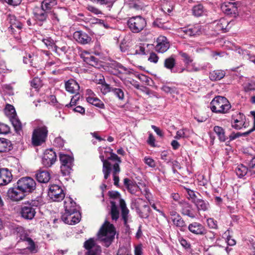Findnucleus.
I'll use <instances>...</instances> for the list:
<instances>
[{
	"label": "nucleus",
	"mask_w": 255,
	"mask_h": 255,
	"mask_svg": "<svg viewBox=\"0 0 255 255\" xmlns=\"http://www.w3.org/2000/svg\"><path fill=\"white\" fill-rule=\"evenodd\" d=\"M143 161L144 163L150 167H155L156 163L155 161L151 157L145 156Z\"/></svg>",
	"instance_id": "obj_64"
},
{
	"label": "nucleus",
	"mask_w": 255,
	"mask_h": 255,
	"mask_svg": "<svg viewBox=\"0 0 255 255\" xmlns=\"http://www.w3.org/2000/svg\"><path fill=\"white\" fill-rule=\"evenodd\" d=\"M189 231L196 235H203L205 231V227L198 222H193L188 226Z\"/></svg>",
	"instance_id": "obj_24"
},
{
	"label": "nucleus",
	"mask_w": 255,
	"mask_h": 255,
	"mask_svg": "<svg viewBox=\"0 0 255 255\" xmlns=\"http://www.w3.org/2000/svg\"><path fill=\"white\" fill-rule=\"evenodd\" d=\"M65 213L63 214L73 215L78 212L76 204L71 198H68L64 201Z\"/></svg>",
	"instance_id": "obj_21"
},
{
	"label": "nucleus",
	"mask_w": 255,
	"mask_h": 255,
	"mask_svg": "<svg viewBox=\"0 0 255 255\" xmlns=\"http://www.w3.org/2000/svg\"><path fill=\"white\" fill-rule=\"evenodd\" d=\"M48 132L47 128L45 126L34 129L31 138L32 145L37 146L44 143L47 138Z\"/></svg>",
	"instance_id": "obj_6"
},
{
	"label": "nucleus",
	"mask_w": 255,
	"mask_h": 255,
	"mask_svg": "<svg viewBox=\"0 0 255 255\" xmlns=\"http://www.w3.org/2000/svg\"><path fill=\"white\" fill-rule=\"evenodd\" d=\"M213 130L221 142H225L228 139V137L225 135V129L222 127L216 126L214 127Z\"/></svg>",
	"instance_id": "obj_36"
},
{
	"label": "nucleus",
	"mask_w": 255,
	"mask_h": 255,
	"mask_svg": "<svg viewBox=\"0 0 255 255\" xmlns=\"http://www.w3.org/2000/svg\"><path fill=\"white\" fill-rule=\"evenodd\" d=\"M237 2H226L221 5L222 10L227 15L236 17L239 14Z\"/></svg>",
	"instance_id": "obj_15"
},
{
	"label": "nucleus",
	"mask_w": 255,
	"mask_h": 255,
	"mask_svg": "<svg viewBox=\"0 0 255 255\" xmlns=\"http://www.w3.org/2000/svg\"><path fill=\"white\" fill-rule=\"evenodd\" d=\"M117 255H132V254L128 248L122 247L118 249Z\"/></svg>",
	"instance_id": "obj_62"
},
{
	"label": "nucleus",
	"mask_w": 255,
	"mask_h": 255,
	"mask_svg": "<svg viewBox=\"0 0 255 255\" xmlns=\"http://www.w3.org/2000/svg\"><path fill=\"white\" fill-rule=\"evenodd\" d=\"M231 105L228 100L222 96L215 97L210 103V109L212 112L216 114L228 113L231 109Z\"/></svg>",
	"instance_id": "obj_3"
},
{
	"label": "nucleus",
	"mask_w": 255,
	"mask_h": 255,
	"mask_svg": "<svg viewBox=\"0 0 255 255\" xmlns=\"http://www.w3.org/2000/svg\"><path fill=\"white\" fill-rule=\"evenodd\" d=\"M231 21H229L225 18H221L218 21H216L213 23L215 30L217 32L222 31V32H226L231 28L229 26Z\"/></svg>",
	"instance_id": "obj_19"
},
{
	"label": "nucleus",
	"mask_w": 255,
	"mask_h": 255,
	"mask_svg": "<svg viewBox=\"0 0 255 255\" xmlns=\"http://www.w3.org/2000/svg\"><path fill=\"white\" fill-rule=\"evenodd\" d=\"M208 255H222L224 253V249L221 246H211L207 250Z\"/></svg>",
	"instance_id": "obj_32"
},
{
	"label": "nucleus",
	"mask_w": 255,
	"mask_h": 255,
	"mask_svg": "<svg viewBox=\"0 0 255 255\" xmlns=\"http://www.w3.org/2000/svg\"><path fill=\"white\" fill-rule=\"evenodd\" d=\"M10 130V128L7 125L0 123V134H6Z\"/></svg>",
	"instance_id": "obj_59"
},
{
	"label": "nucleus",
	"mask_w": 255,
	"mask_h": 255,
	"mask_svg": "<svg viewBox=\"0 0 255 255\" xmlns=\"http://www.w3.org/2000/svg\"><path fill=\"white\" fill-rule=\"evenodd\" d=\"M49 197L55 202L62 201L65 197V193L62 188L56 184L52 185L48 192Z\"/></svg>",
	"instance_id": "obj_11"
},
{
	"label": "nucleus",
	"mask_w": 255,
	"mask_h": 255,
	"mask_svg": "<svg viewBox=\"0 0 255 255\" xmlns=\"http://www.w3.org/2000/svg\"><path fill=\"white\" fill-rule=\"evenodd\" d=\"M95 241L93 239L90 238L87 241H85L84 243V248L88 251L89 250L92 248H94V247H96Z\"/></svg>",
	"instance_id": "obj_56"
},
{
	"label": "nucleus",
	"mask_w": 255,
	"mask_h": 255,
	"mask_svg": "<svg viewBox=\"0 0 255 255\" xmlns=\"http://www.w3.org/2000/svg\"><path fill=\"white\" fill-rule=\"evenodd\" d=\"M80 99V95L79 94H75L71 99V101L69 104L66 105V107L68 108L72 107L76 105L77 101Z\"/></svg>",
	"instance_id": "obj_61"
},
{
	"label": "nucleus",
	"mask_w": 255,
	"mask_h": 255,
	"mask_svg": "<svg viewBox=\"0 0 255 255\" xmlns=\"http://www.w3.org/2000/svg\"><path fill=\"white\" fill-rule=\"evenodd\" d=\"M52 46V49L58 55L62 54H65L67 51V45L66 43H63L62 45L59 46L53 44Z\"/></svg>",
	"instance_id": "obj_46"
},
{
	"label": "nucleus",
	"mask_w": 255,
	"mask_h": 255,
	"mask_svg": "<svg viewBox=\"0 0 255 255\" xmlns=\"http://www.w3.org/2000/svg\"><path fill=\"white\" fill-rule=\"evenodd\" d=\"M82 58L84 62L93 67H98L100 65V60L88 52H86V54Z\"/></svg>",
	"instance_id": "obj_28"
},
{
	"label": "nucleus",
	"mask_w": 255,
	"mask_h": 255,
	"mask_svg": "<svg viewBox=\"0 0 255 255\" xmlns=\"http://www.w3.org/2000/svg\"><path fill=\"white\" fill-rule=\"evenodd\" d=\"M9 22L10 23L9 28L11 29H14L16 28L18 30H20L23 26L22 23L17 20L13 15L9 16Z\"/></svg>",
	"instance_id": "obj_47"
},
{
	"label": "nucleus",
	"mask_w": 255,
	"mask_h": 255,
	"mask_svg": "<svg viewBox=\"0 0 255 255\" xmlns=\"http://www.w3.org/2000/svg\"><path fill=\"white\" fill-rule=\"evenodd\" d=\"M101 252L100 246H96L89 250H88L86 253V255H100Z\"/></svg>",
	"instance_id": "obj_57"
},
{
	"label": "nucleus",
	"mask_w": 255,
	"mask_h": 255,
	"mask_svg": "<svg viewBox=\"0 0 255 255\" xmlns=\"http://www.w3.org/2000/svg\"><path fill=\"white\" fill-rule=\"evenodd\" d=\"M35 178L38 182L46 183L49 182L51 176L49 172L46 170H38L35 175Z\"/></svg>",
	"instance_id": "obj_27"
},
{
	"label": "nucleus",
	"mask_w": 255,
	"mask_h": 255,
	"mask_svg": "<svg viewBox=\"0 0 255 255\" xmlns=\"http://www.w3.org/2000/svg\"><path fill=\"white\" fill-rule=\"evenodd\" d=\"M87 101L93 105L102 109L105 108L104 103L99 98L94 96H88L86 98Z\"/></svg>",
	"instance_id": "obj_38"
},
{
	"label": "nucleus",
	"mask_w": 255,
	"mask_h": 255,
	"mask_svg": "<svg viewBox=\"0 0 255 255\" xmlns=\"http://www.w3.org/2000/svg\"><path fill=\"white\" fill-rule=\"evenodd\" d=\"M198 211H206L210 208V204L207 201L204 200L201 198H199L197 200H194V203Z\"/></svg>",
	"instance_id": "obj_31"
},
{
	"label": "nucleus",
	"mask_w": 255,
	"mask_h": 255,
	"mask_svg": "<svg viewBox=\"0 0 255 255\" xmlns=\"http://www.w3.org/2000/svg\"><path fill=\"white\" fill-rule=\"evenodd\" d=\"M142 202H144L142 199H138L135 203V211L140 218L146 219L149 217L151 210L147 204H143L141 207L137 205V204H141Z\"/></svg>",
	"instance_id": "obj_16"
},
{
	"label": "nucleus",
	"mask_w": 255,
	"mask_h": 255,
	"mask_svg": "<svg viewBox=\"0 0 255 255\" xmlns=\"http://www.w3.org/2000/svg\"><path fill=\"white\" fill-rule=\"evenodd\" d=\"M42 205L40 198H36L25 202L21 206L20 214L22 217L27 220H32L36 214V209Z\"/></svg>",
	"instance_id": "obj_2"
},
{
	"label": "nucleus",
	"mask_w": 255,
	"mask_h": 255,
	"mask_svg": "<svg viewBox=\"0 0 255 255\" xmlns=\"http://www.w3.org/2000/svg\"><path fill=\"white\" fill-rule=\"evenodd\" d=\"M7 196L12 201L18 202L23 200L26 195L19 190L16 183L12 187L8 189L7 192Z\"/></svg>",
	"instance_id": "obj_13"
},
{
	"label": "nucleus",
	"mask_w": 255,
	"mask_h": 255,
	"mask_svg": "<svg viewBox=\"0 0 255 255\" xmlns=\"http://www.w3.org/2000/svg\"><path fill=\"white\" fill-rule=\"evenodd\" d=\"M116 229L113 224L106 221L98 232V238L103 245L108 248L113 243L116 235Z\"/></svg>",
	"instance_id": "obj_1"
},
{
	"label": "nucleus",
	"mask_w": 255,
	"mask_h": 255,
	"mask_svg": "<svg viewBox=\"0 0 255 255\" xmlns=\"http://www.w3.org/2000/svg\"><path fill=\"white\" fill-rule=\"evenodd\" d=\"M207 223L208 226L210 229H218L217 221L216 220H214L213 218H208L207 220Z\"/></svg>",
	"instance_id": "obj_60"
},
{
	"label": "nucleus",
	"mask_w": 255,
	"mask_h": 255,
	"mask_svg": "<svg viewBox=\"0 0 255 255\" xmlns=\"http://www.w3.org/2000/svg\"><path fill=\"white\" fill-rule=\"evenodd\" d=\"M5 114L9 117V119L14 116H16V111L14 107L10 104H6L4 109Z\"/></svg>",
	"instance_id": "obj_51"
},
{
	"label": "nucleus",
	"mask_w": 255,
	"mask_h": 255,
	"mask_svg": "<svg viewBox=\"0 0 255 255\" xmlns=\"http://www.w3.org/2000/svg\"><path fill=\"white\" fill-rule=\"evenodd\" d=\"M192 15L199 17L206 15L207 10L202 4H198L193 6L191 9Z\"/></svg>",
	"instance_id": "obj_29"
},
{
	"label": "nucleus",
	"mask_w": 255,
	"mask_h": 255,
	"mask_svg": "<svg viewBox=\"0 0 255 255\" xmlns=\"http://www.w3.org/2000/svg\"><path fill=\"white\" fill-rule=\"evenodd\" d=\"M73 37L76 42L82 45L90 44L92 42V37L82 30L74 32Z\"/></svg>",
	"instance_id": "obj_14"
},
{
	"label": "nucleus",
	"mask_w": 255,
	"mask_h": 255,
	"mask_svg": "<svg viewBox=\"0 0 255 255\" xmlns=\"http://www.w3.org/2000/svg\"><path fill=\"white\" fill-rule=\"evenodd\" d=\"M57 4V0H43L41 2L40 6L50 14L53 9L57 8L55 7Z\"/></svg>",
	"instance_id": "obj_26"
},
{
	"label": "nucleus",
	"mask_w": 255,
	"mask_h": 255,
	"mask_svg": "<svg viewBox=\"0 0 255 255\" xmlns=\"http://www.w3.org/2000/svg\"><path fill=\"white\" fill-rule=\"evenodd\" d=\"M186 191L189 196V199L191 200V202L193 203H194V200L195 201L199 199L193 190H190L189 189H186Z\"/></svg>",
	"instance_id": "obj_63"
},
{
	"label": "nucleus",
	"mask_w": 255,
	"mask_h": 255,
	"mask_svg": "<svg viewBox=\"0 0 255 255\" xmlns=\"http://www.w3.org/2000/svg\"><path fill=\"white\" fill-rule=\"evenodd\" d=\"M9 120L14 127L15 132L17 133L20 134V133L22 132V127L21 123L17 118V116L11 118Z\"/></svg>",
	"instance_id": "obj_37"
},
{
	"label": "nucleus",
	"mask_w": 255,
	"mask_h": 255,
	"mask_svg": "<svg viewBox=\"0 0 255 255\" xmlns=\"http://www.w3.org/2000/svg\"><path fill=\"white\" fill-rule=\"evenodd\" d=\"M112 93L119 101H124L125 100L124 88L113 87Z\"/></svg>",
	"instance_id": "obj_44"
},
{
	"label": "nucleus",
	"mask_w": 255,
	"mask_h": 255,
	"mask_svg": "<svg viewBox=\"0 0 255 255\" xmlns=\"http://www.w3.org/2000/svg\"><path fill=\"white\" fill-rule=\"evenodd\" d=\"M181 213L183 215L187 216L192 218L195 217V215L191 209V205L186 202H184L182 203Z\"/></svg>",
	"instance_id": "obj_40"
},
{
	"label": "nucleus",
	"mask_w": 255,
	"mask_h": 255,
	"mask_svg": "<svg viewBox=\"0 0 255 255\" xmlns=\"http://www.w3.org/2000/svg\"><path fill=\"white\" fill-rule=\"evenodd\" d=\"M17 188L23 192L25 195L33 193L36 189V182L35 180L29 176L20 178L16 182Z\"/></svg>",
	"instance_id": "obj_5"
},
{
	"label": "nucleus",
	"mask_w": 255,
	"mask_h": 255,
	"mask_svg": "<svg viewBox=\"0 0 255 255\" xmlns=\"http://www.w3.org/2000/svg\"><path fill=\"white\" fill-rule=\"evenodd\" d=\"M124 185L126 186L128 190L132 194H135L139 191V187L135 182H133L128 178L124 180Z\"/></svg>",
	"instance_id": "obj_30"
},
{
	"label": "nucleus",
	"mask_w": 255,
	"mask_h": 255,
	"mask_svg": "<svg viewBox=\"0 0 255 255\" xmlns=\"http://www.w3.org/2000/svg\"><path fill=\"white\" fill-rule=\"evenodd\" d=\"M112 170V167L111 163L105 162L103 164L102 171L104 173V177L105 179H107L110 175Z\"/></svg>",
	"instance_id": "obj_52"
},
{
	"label": "nucleus",
	"mask_w": 255,
	"mask_h": 255,
	"mask_svg": "<svg viewBox=\"0 0 255 255\" xmlns=\"http://www.w3.org/2000/svg\"><path fill=\"white\" fill-rule=\"evenodd\" d=\"M32 13L34 19L39 22L46 21L49 15V14L41 6L35 7Z\"/></svg>",
	"instance_id": "obj_17"
},
{
	"label": "nucleus",
	"mask_w": 255,
	"mask_h": 255,
	"mask_svg": "<svg viewBox=\"0 0 255 255\" xmlns=\"http://www.w3.org/2000/svg\"><path fill=\"white\" fill-rule=\"evenodd\" d=\"M248 165L250 175H252L253 174H255V156L249 161Z\"/></svg>",
	"instance_id": "obj_55"
},
{
	"label": "nucleus",
	"mask_w": 255,
	"mask_h": 255,
	"mask_svg": "<svg viewBox=\"0 0 255 255\" xmlns=\"http://www.w3.org/2000/svg\"><path fill=\"white\" fill-rule=\"evenodd\" d=\"M61 219L65 223L74 225L80 222V214L79 212L75 213L73 215L63 214L61 216Z\"/></svg>",
	"instance_id": "obj_23"
},
{
	"label": "nucleus",
	"mask_w": 255,
	"mask_h": 255,
	"mask_svg": "<svg viewBox=\"0 0 255 255\" xmlns=\"http://www.w3.org/2000/svg\"><path fill=\"white\" fill-rule=\"evenodd\" d=\"M57 160L55 152L52 149H46L42 158V164L46 168L50 167Z\"/></svg>",
	"instance_id": "obj_12"
},
{
	"label": "nucleus",
	"mask_w": 255,
	"mask_h": 255,
	"mask_svg": "<svg viewBox=\"0 0 255 255\" xmlns=\"http://www.w3.org/2000/svg\"><path fill=\"white\" fill-rule=\"evenodd\" d=\"M176 218H174L172 219V221L174 225L176 227L180 228L181 231H184V228L186 227V224L183 219L180 216H176Z\"/></svg>",
	"instance_id": "obj_48"
},
{
	"label": "nucleus",
	"mask_w": 255,
	"mask_h": 255,
	"mask_svg": "<svg viewBox=\"0 0 255 255\" xmlns=\"http://www.w3.org/2000/svg\"><path fill=\"white\" fill-rule=\"evenodd\" d=\"M127 24L132 32L138 33L145 27L146 21L143 17L138 15L129 18Z\"/></svg>",
	"instance_id": "obj_7"
},
{
	"label": "nucleus",
	"mask_w": 255,
	"mask_h": 255,
	"mask_svg": "<svg viewBox=\"0 0 255 255\" xmlns=\"http://www.w3.org/2000/svg\"><path fill=\"white\" fill-rule=\"evenodd\" d=\"M67 15V11L64 7H57L49 14L50 17L55 24H60L65 20Z\"/></svg>",
	"instance_id": "obj_10"
},
{
	"label": "nucleus",
	"mask_w": 255,
	"mask_h": 255,
	"mask_svg": "<svg viewBox=\"0 0 255 255\" xmlns=\"http://www.w3.org/2000/svg\"><path fill=\"white\" fill-rule=\"evenodd\" d=\"M11 231L17 239L19 238L17 243L20 242H27L28 246L26 248L31 252L35 250V243L32 239L28 237V234L24 228L18 225H11Z\"/></svg>",
	"instance_id": "obj_4"
},
{
	"label": "nucleus",
	"mask_w": 255,
	"mask_h": 255,
	"mask_svg": "<svg viewBox=\"0 0 255 255\" xmlns=\"http://www.w3.org/2000/svg\"><path fill=\"white\" fill-rule=\"evenodd\" d=\"M100 81L101 83H100L101 86L99 87L103 94L106 95L107 93L112 92L113 87L106 83L104 79L103 80H100Z\"/></svg>",
	"instance_id": "obj_49"
},
{
	"label": "nucleus",
	"mask_w": 255,
	"mask_h": 255,
	"mask_svg": "<svg viewBox=\"0 0 255 255\" xmlns=\"http://www.w3.org/2000/svg\"><path fill=\"white\" fill-rule=\"evenodd\" d=\"M12 148L10 141L6 138H0V152H8Z\"/></svg>",
	"instance_id": "obj_33"
},
{
	"label": "nucleus",
	"mask_w": 255,
	"mask_h": 255,
	"mask_svg": "<svg viewBox=\"0 0 255 255\" xmlns=\"http://www.w3.org/2000/svg\"><path fill=\"white\" fill-rule=\"evenodd\" d=\"M59 159L61 164V172L63 176L69 175L72 170L73 158L67 154H60Z\"/></svg>",
	"instance_id": "obj_9"
},
{
	"label": "nucleus",
	"mask_w": 255,
	"mask_h": 255,
	"mask_svg": "<svg viewBox=\"0 0 255 255\" xmlns=\"http://www.w3.org/2000/svg\"><path fill=\"white\" fill-rule=\"evenodd\" d=\"M179 55L181 56L183 62L185 64H189L193 61L191 57L187 53L181 51L179 52Z\"/></svg>",
	"instance_id": "obj_58"
},
{
	"label": "nucleus",
	"mask_w": 255,
	"mask_h": 255,
	"mask_svg": "<svg viewBox=\"0 0 255 255\" xmlns=\"http://www.w3.org/2000/svg\"><path fill=\"white\" fill-rule=\"evenodd\" d=\"M12 179V174L7 168H0V186L7 185Z\"/></svg>",
	"instance_id": "obj_20"
},
{
	"label": "nucleus",
	"mask_w": 255,
	"mask_h": 255,
	"mask_svg": "<svg viewBox=\"0 0 255 255\" xmlns=\"http://www.w3.org/2000/svg\"><path fill=\"white\" fill-rule=\"evenodd\" d=\"M30 85L32 88L38 91L43 85V80L37 77H35L30 81Z\"/></svg>",
	"instance_id": "obj_50"
},
{
	"label": "nucleus",
	"mask_w": 255,
	"mask_h": 255,
	"mask_svg": "<svg viewBox=\"0 0 255 255\" xmlns=\"http://www.w3.org/2000/svg\"><path fill=\"white\" fill-rule=\"evenodd\" d=\"M203 235L204 236V238L210 243H213L215 240L217 241L219 240V238H218V235L217 233L209 230H207L206 228L205 229L204 232H203Z\"/></svg>",
	"instance_id": "obj_39"
},
{
	"label": "nucleus",
	"mask_w": 255,
	"mask_h": 255,
	"mask_svg": "<svg viewBox=\"0 0 255 255\" xmlns=\"http://www.w3.org/2000/svg\"><path fill=\"white\" fill-rule=\"evenodd\" d=\"M161 90L167 94H174L177 93V88L174 86H169L165 85L161 87Z\"/></svg>",
	"instance_id": "obj_53"
},
{
	"label": "nucleus",
	"mask_w": 255,
	"mask_h": 255,
	"mask_svg": "<svg viewBox=\"0 0 255 255\" xmlns=\"http://www.w3.org/2000/svg\"><path fill=\"white\" fill-rule=\"evenodd\" d=\"M225 72L221 70H215L210 72L209 78L212 81H218L225 76Z\"/></svg>",
	"instance_id": "obj_34"
},
{
	"label": "nucleus",
	"mask_w": 255,
	"mask_h": 255,
	"mask_svg": "<svg viewBox=\"0 0 255 255\" xmlns=\"http://www.w3.org/2000/svg\"><path fill=\"white\" fill-rule=\"evenodd\" d=\"M66 90L73 94H79L80 86L79 84L74 79H70L65 83Z\"/></svg>",
	"instance_id": "obj_22"
},
{
	"label": "nucleus",
	"mask_w": 255,
	"mask_h": 255,
	"mask_svg": "<svg viewBox=\"0 0 255 255\" xmlns=\"http://www.w3.org/2000/svg\"><path fill=\"white\" fill-rule=\"evenodd\" d=\"M235 171L238 176L240 178H242L248 173H250L249 167H247L242 164L237 166L235 169Z\"/></svg>",
	"instance_id": "obj_43"
},
{
	"label": "nucleus",
	"mask_w": 255,
	"mask_h": 255,
	"mask_svg": "<svg viewBox=\"0 0 255 255\" xmlns=\"http://www.w3.org/2000/svg\"><path fill=\"white\" fill-rule=\"evenodd\" d=\"M121 171V168L119 163H115L113 166V172L112 174L113 176V180L114 181V184L115 186H119V182L120 181L119 177L118 176L119 173Z\"/></svg>",
	"instance_id": "obj_41"
},
{
	"label": "nucleus",
	"mask_w": 255,
	"mask_h": 255,
	"mask_svg": "<svg viewBox=\"0 0 255 255\" xmlns=\"http://www.w3.org/2000/svg\"><path fill=\"white\" fill-rule=\"evenodd\" d=\"M156 43L155 49L158 53H164L170 47L167 38L164 36H159L157 39Z\"/></svg>",
	"instance_id": "obj_18"
},
{
	"label": "nucleus",
	"mask_w": 255,
	"mask_h": 255,
	"mask_svg": "<svg viewBox=\"0 0 255 255\" xmlns=\"http://www.w3.org/2000/svg\"><path fill=\"white\" fill-rule=\"evenodd\" d=\"M110 203L111 204V209L110 212L111 218L112 220L117 221L119 218V211L115 202L111 201Z\"/></svg>",
	"instance_id": "obj_45"
},
{
	"label": "nucleus",
	"mask_w": 255,
	"mask_h": 255,
	"mask_svg": "<svg viewBox=\"0 0 255 255\" xmlns=\"http://www.w3.org/2000/svg\"><path fill=\"white\" fill-rule=\"evenodd\" d=\"M246 121L245 115L240 112L236 111L231 116V127L236 130L241 129L243 128H246L248 127Z\"/></svg>",
	"instance_id": "obj_8"
},
{
	"label": "nucleus",
	"mask_w": 255,
	"mask_h": 255,
	"mask_svg": "<svg viewBox=\"0 0 255 255\" xmlns=\"http://www.w3.org/2000/svg\"><path fill=\"white\" fill-rule=\"evenodd\" d=\"M121 212L122 219L124 221V226L127 228H129V225L128 224L129 210L128 208L122 209L121 210Z\"/></svg>",
	"instance_id": "obj_54"
},
{
	"label": "nucleus",
	"mask_w": 255,
	"mask_h": 255,
	"mask_svg": "<svg viewBox=\"0 0 255 255\" xmlns=\"http://www.w3.org/2000/svg\"><path fill=\"white\" fill-rule=\"evenodd\" d=\"M110 67L115 70L114 74L124 73L127 71L126 67L115 61H112L110 63Z\"/></svg>",
	"instance_id": "obj_35"
},
{
	"label": "nucleus",
	"mask_w": 255,
	"mask_h": 255,
	"mask_svg": "<svg viewBox=\"0 0 255 255\" xmlns=\"http://www.w3.org/2000/svg\"><path fill=\"white\" fill-rule=\"evenodd\" d=\"M164 67L171 71L176 65V59L173 55L167 57L164 61Z\"/></svg>",
	"instance_id": "obj_42"
},
{
	"label": "nucleus",
	"mask_w": 255,
	"mask_h": 255,
	"mask_svg": "<svg viewBox=\"0 0 255 255\" xmlns=\"http://www.w3.org/2000/svg\"><path fill=\"white\" fill-rule=\"evenodd\" d=\"M181 31L187 36H195L201 34V28L200 25H196L191 27L182 28Z\"/></svg>",
	"instance_id": "obj_25"
}]
</instances>
